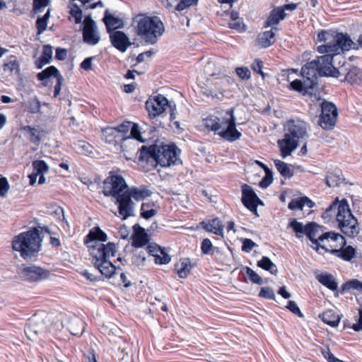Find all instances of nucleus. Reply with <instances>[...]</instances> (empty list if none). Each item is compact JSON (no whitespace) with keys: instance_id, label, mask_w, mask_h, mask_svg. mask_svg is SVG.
<instances>
[{"instance_id":"nucleus-1","label":"nucleus","mask_w":362,"mask_h":362,"mask_svg":"<svg viewBox=\"0 0 362 362\" xmlns=\"http://www.w3.org/2000/svg\"><path fill=\"white\" fill-rule=\"evenodd\" d=\"M318 40L323 41L324 45L317 47V50L324 55L306 63L301 69V78L294 79L290 83L293 90H308L314 89L317 85L318 76L339 77V66L344 57V51L350 49H362V33L358 39V43L351 40L346 34L322 31L318 34Z\"/></svg>"},{"instance_id":"nucleus-2","label":"nucleus","mask_w":362,"mask_h":362,"mask_svg":"<svg viewBox=\"0 0 362 362\" xmlns=\"http://www.w3.org/2000/svg\"><path fill=\"white\" fill-rule=\"evenodd\" d=\"M106 240L107 235L99 227H94L85 237L83 243L88 248L94 267L102 275L110 278L117 270L116 267L109 260L110 257L115 256L116 245L113 243L106 245L100 243Z\"/></svg>"},{"instance_id":"nucleus-3","label":"nucleus","mask_w":362,"mask_h":362,"mask_svg":"<svg viewBox=\"0 0 362 362\" xmlns=\"http://www.w3.org/2000/svg\"><path fill=\"white\" fill-rule=\"evenodd\" d=\"M180 150L174 144H152L142 146L139 159L148 163L155 161L161 167H170L182 163L180 158Z\"/></svg>"},{"instance_id":"nucleus-4","label":"nucleus","mask_w":362,"mask_h":362,"mask_svg":"<svg viewBox=\"0 0 362 362\" xmlns=\"http://www.w3.org/2000/svg\"><path fill=\"white\" fill-rule=\"evenodd\" d=\"M337 211L336 221L340 231L349 238H355L360 233L358 220L352 214L346 199L334 202L325 211L323 216L329 217Z\"/></svg>"},{"instance_id":"nucleus-5","label":"nucleus","mask_w":362,"mask_h":362,"mask_svg":"<svg viewBox=\"0 0 362 362\" xmlns=\"http://www.w3.org/2000/svg\"><path fill=\"white\" fill-rule=\"evenodd\" d=\"M309 124L301 119H290L284 125V137L278 141L281 156L283 158L290 156L298 147L300 141L308 137Z\"/></svg>"},{"instance_id":"nucleus-6","label":"nucleus","mask_w":362,"mask_h":362,"mask_svg":"<svg viewBox=\"0 0 362 362\" xmlns=\"http://www.w3.org/2000/svg\"><path fill=\"white\" fill-rule=\"evenodd\" d=\"M42 241L40 230L33 228L16 236L12 241V247L25 260H30L40 252Z\"/></svg>"},{"instance_id":"nucleus-7","label":"nucleus","mask_w":362,"mask_h":362,"mask_svg":"<svg viewBox=\"0 0 362 362\" xmlns=\"http://www.w3.org/2000/svg\"><path fill=\"white\" fill-rule=\"evenodd\" d=\"M135 22L137 35L151 45L155 44L165 32L164 24L158 16L139 15Z\"/></svg>"},{"instance_id":"nucleus-8","label":"nucleus","mask_w":362,"mask_h":362,"mask_svg":"<svg viewBox=\"0 0 362 362\" xmlns=\"http://www.w3.org/2000/svg\"><path fill=\"white\" fill-rule=\"evenodd\" d=\"M321 228L322 227L315 222H310L306 224L305 235L312 242V243L315 245L314 248L319 253H321L320 251V249L325 252L328 251V248H327L325 245L321 244L325 241V240H329V238L331 240L338 239V240L341 241V244L342 245H344V237L342 235L333 231H329L322 234H320V232L322 231Z\"/></svg>"},{"instance_id":"nucleus-9","label":"nucleus","mask_w":362,"mask_h":362,"mask_svg":"<svg viewBox=\"0 0 362 362\" xmlns=\"http://www.w3.org/2000/svg\"><path fill=\"white\" fill-rule=\"evenodd\" d=\"M168 107L170 109V120L172 126H174L177 131L182 129L180 122L175 120V109L172 108L166 98L162 95L151 96L146 102V109L148 112L149 117L151 119L162 115Z\"/></svg>"},{"instance_id":"nucleus-10","label":"nucleus","mask_w":362,"mask_h":362,"mask_svg":"<svg viewBox=\"0 0 362 362\" xmlns=\"http://www.w3.org/2000/svg\"><path fill=\"white\" fill-rule=\"evenodd\" d=\"M218 134L230 142L237 141L241 137L242 134L235 127L233 109L228 110L222 117V127Z\"/></svg>"},{"instance_id":"nucleus-11","label":"nucleus","mask_w":362,"mask_h":362,"mask_svg":"<svg viewBox=\"0 0 362 362\" xmlns=\"http://www.w3.org/2000/svg\"><path fill=\"white\" fill-rule=\"evenodd\" d=\"M318 124L325 130H332L336 125L338 112L336 105L324 100L321 103Z\"/></svg>"},{"instance_id":"nucleus-12","label":"nucleus","mask_w":362,"mask_h":362,"mask_svg":"<svg viewBox=\"0 0 362 362\" xmlns=\"http://www.w3.org/2000/svg\"><path fill=\"white\" fill-rule=\"evenodd\" d=\"M131 122H124L116 127H106L102 130L103 138L106 143L116 146L122 144L129 134Z\"/></svg>"},{"instance_id":"nucleus-13","label":"nucleus","mask_w":362,"mask_h":362,"mask_svg":"<svg viewBox=\"0 0 362 362\" xmlns=\"http://www.w3.org/2000/svg\"><path fill=\"white\" fill-rule=\"evenodd\" d=\"M127 189L128 185L122 175H110L103 182V193L107 197H117Z\"/></svg>"},{"instance_id":"nucleus-14","label":"nucleus","mask_w":362,"mask_h":362,"mask_svg":"<svg viewBox=\"0 0 362 362\" xmlns=\"http://www.w3.org/2000/svg\"><path fill=\"white\" fill-rule=\"evenodd\" d=\"M48 272L35 265L22 266L18 275L21 279L29 282H36L48 277Z\"/></svg>"},{"instance_id":"nucleus-15","label":"nucleus","mask_w":362,"mask_h":362,"mask_svg":"<svg viewBox=\"0 0 362 362\" xmlns=\"http://www.w3.org/2000/svg\"><path fill=\"white\" fill-rule=\"evenodd\" d=\"M83 40L92 46L97 45L100 40L95 22L90 16H86L83 21Z\"/></svg>"},{"instance_id":"nucleus-16","label":"nucleus","mask_w":362,"mask_h":362,"mask_svg":"<svg viewBox=\"0 0 362 362\" xmlns=\"http://www.w3.org/2000/svg\"><path fill=\"white\" fill-rule=\"evenodd\" d=\"M241 201L243 205L255 215L257 214L258 204L263 205L262 201L257 197L254 189L249 185H242Z\"/></svg>"},{"instance_id":"nucleus-17","label":"nucleus","mask_w":362,"mask_h":362,"mask_svg":"<svg viewBox=\"0 0 362 362\" xmlns=\"http://www.w3.org/2000/svg\"><path fill=\"white\" fill-rule=\"evenodd\" d=\"M115 204L118 206L119 214L122 217V219L124 220L133 216L134 203L127 191L115 197Z\"/></svg>"},{"instance_id":"nucleus-18","label":"nucleus","mask_w":362,"mask_h":362,"mask_svg":"<svg viewBox=\"0 0 362 362\" xmlns=\"http://www.w3.org/2000/svg\"><path fill=\"white\" fill-rule=\"evenodd\" d=\"M332 241H338L339 245H331L330 250L328 249L327 252H330L331 254L345 260V261H351L354 257L356 254V250L352 246H346V241L344 239V245L341 244V241L337 240H332Z\"/></svg>"},{"instance_id":"nucleus-19","label":"nucleus","mask_w":362,"mask_h":362,"mask_svg":"<svg viewBox=\"0 0 362 362\" xmlns=\"http://www.w3.org/2000/svg\"><path fill=\"white\" fill-rule=\"evenodd\" d=\"M137 142V141L130 138L127 134L126 139L120 144L123 155L127 160H134L136 158L138 152L141 153V148H139Z\"/></svg>"},{"instance_id":"nucleus-20","label":"nucleus","mask_w":362,"mask_h":362,"mask_svg":"<svg viewBox=\"0 0 362 362\" xmlns=\"http://www.w3.org/2000/svg\"><path fill=\"white\" fill-rule=\"evenodd\" d=\"M37 76V78L42 81L45 80L55 79L56 84L54 86V90H61L63 78L58 69L55 66H50L47 67L45 70L38 73Z\"/></svg>"},{"instance_id":"nucleus-21","label":"nucleus","mask_w":362,"mask_h":362,"mask_svg":"<svg viewBox=\"0 0 362 362\" xmlns=\"http://www.w3.org/2000/svg\"><path fill=\"white\" fill-rule=\"evenodd\" d=\"M112 45L119 51L124 52L131 45L127 35L122 31H112L110 33Z\"/></svg>"},{"instance_id":"nucleus-22","label":"nucleus","mask_w":362,"mask_h":362,"mask_svg":"<svg viewBox=\"0 0 362 362\" xmlns=\"http://www.w3.org/2000/svg\"><path fill=\"white\" fill-rule=\"evenodd\" d=\"M201 224L206 231L212 233L222 238L223 237L224 225L218 218H213L208 223L203 221Z\"/></svg>"},{"instance_id":"nucleus-23","label":"nucleus","mask_w":362,"mask_h":362,"mask_svg":"<svg viewBox=\"0 0 362 362\" xmlns=\"http://www.w3.org/2000/svg\"><path fill=\"white\" fill-rule=\"evenodd\" d=\"M316 279L322 285L332 291L339 292L338 291V284L336 281L335 277L329 273L323 272L316 275Z\"/></svg>"},{"instance_id":"nucleus-24","label":"nucleus","mask_w":362,"mask_h":362,"mask_svg":"<svg viewBox=\"0 0 362 362\" xmlns=\"http://www.w3.org/2000/svg\"><path fill=\"white\" fill-rule=\"evenodd\" d=\"M162 4L169 8L175 9L179 11L189 7L196 4L198 0H160Z\"/></svg>"},{"instance_id":"nucleus-25","label":"nucleus","mask_w":362,"mask_h":362,"mask_svg":"<svg viewBox=\"0 0 362 362\" xmlns=\"http://www.w3.org/2000/svg\"><path fill=\"white\" fill-rule=\"evenodd\" d=\"M126 191L131 196L132 198L134 199L136 201L143 200L152 194V192L149 190L148 187L145 185H141L139 187H128V189Z\"/></svg>"},{"instance_id":"nucleus-26","label":"nucleus","mask_w":362,"mask_h":362,"mask_svg":"<svg viewBox=\"0 0 362 362\" xmlns=\"http://www.w3.org/2000/svg\"><path fill=\"white\" fill-rule=\"evenodd\" d=\"M307 206L308 208H313L315 203L307 197H300L292 199L288 203V207L291 210H303V207Z\"/></svg>"},{"instance_id":"nucleus-27","label":"nucleus","mask_w":362,"mask_h":362,"mask_svg":"<svg viewBox=\"0 0 362 362\" xmlns=\"http://www.w3.org/2000/svg\"><path fill=\"white\" fill-rule=\"evenodd\" d=\"M286 14L284 12V9L279 7L274 8L271 12L265 22L266 27L276 25L279 23L284 20Z\"/></svg>"},{"instance_id":"nucleus-28","label":"nucleus","mask_w":362,"mask_h":362,"mask_svg":"<svg viewBox=\"0 0 362 362\" xmlns=\"http://www.w3.org/2000/svg\"><path fill=\"white\" fill-rule=\"evenodd\" d=\"M273 30H277L278 28H274L271 30H267L258 35V44L261 47L267 48L275 42V33Z\"/></svg>"},{"instance_id":"nucleus-29","label":"nucleus","mask_w":362,"mask_h":362,"mask_svg":"<svg viewBox=\"0 0 362 362\" xmlns=\"http://www.w3.org/2000/svg\"><path fill=\"white\" fill-rule=\"evenodd\" d=\"M52 47L49 45H44L42 55L35 62L36 66L38 69H42L46 64H49L52 59Z\"/></svg>"},{"instance_id":"nucleus-30","label":"nucleus","mask_w":362,"mask_h":362,"mask_svg":"<svg viewBox=\"0 0 362 362\" xmlns=\"http://www.w3.org/2000/svg\"><path fill=\"white\" fill-rule=\"evenodd\" d=\"M344 180L342 172L340 169L335 168L331 172H328L326 176V184L329 187L339 186Z\"/></svg>"},{"instance_id":"nucleus-31","label":"nucleus","mask_w":362,"mask_h":362,"mask_svg":"<svg viewBox=\"0 0 362 362\" xmlns=\"http://www.w3.org/2000/svg\"><path fill=\"white\" fill-rule=\"evenodd\" d=\"M148 242V237L144 228L139 227L132 236V245L135 247H141Z\"/></svg>"},{"instance_id":"nucleus-32","label":"nucleus","mask_w":362,"mask_h":362,"mask_svg":"<svg viewBox=\"0 0 362 362\" xmlns=\"http://www.w3.org/2000/svg\"><path fill=\"white\" fill-rule=\"evenodd\" d=\"M24 132L28 133V139L30 141L35 144H39L41 140V133L42 129L39 127H32L30 126H25L23 127Z\"/></svg>"},{"instance_id":"nucleus-33","label":"nucleus","mask_w":362,"mask_h":362,"mask_svg":"<svg viewBox=\"0 0 362 362\" xmlns=\"http://www.w3.org/2000/svg\"><path fill=\"white\" fill-rule=\"evenodd\" d=\"M176 267L178 276L181 279L187 278L192 269L191 261L188 258L180 259Z\"/></svg>"},{"instance_id":"nucleus-34","label":"nucleus","mask_w":362,"mask_h":362,"mask_svg":"<svg viewBox=\"0 0 362 362\" xmlns=\"http://www.w3.org/2000/svg\"><path fill=\"white\" fill-rule=\"evenodd\" d=\"M362 79V71L358 67L351 68L346 74L344 80L351 84H358Z\"/></svg>"},{"instance_id":"nucleus-35","label":"nucleus","mask_w":362,"mask_h":362,"mask_svg":"<svg viewBox=\"0 0 362 362\" xmlns=\"http://www.w3.org/2000/svg\"><path fill=\"white\" fill-rule=\"evenodd\" d=\"M257 265L273 275H276L278 273L276 265L268 257H262L260 260L257 261Z\"/></svg>"},{"instance_id":"nucleus-36","label":"nucleus","mask_w":362,"mask_h":362,"mask_svg":"<svg viewBox=\"0 0 362 362\" xmlns=\"http://www.w3.org/2000/svg\"><path fill=\"white\" fill-rule=\"evenodd\" d=\"M204 124L207 129L218 133L222 127V118L209 116L204 119Z\"/></svg>"},{"instance_id":"nucleus-37","label":"nucleus","mask_w":362,"mask_h":362,"mask_svg":"<svg viewBox=\"0 0 362 362\" xmlns=\"http://www.w3.org/2000/svg\"><path fill=\"white\" fill-rule=\"evenodd\" d=\"M274 163L276 168L284 177L289 179L293 177V172L290 165L278 159L274 160Z\"/></svg>"},{"instance_id":"nucleus-38","label":"nucleus","mask_w":362,"mask_h":362,"mask_svg":"<svg viewBox=\"0 0 362 362\" xmlns=\"http://www.w3.org/2000/svg\"><path fill=\"white\" fill-rule=\"evenodd\" d=\"M322 320L332 327H337L339 323L340 317L332 310H328L322 314Z\"/></svg>"},{"instance_id":"nucleus-39","label":"nucleus","mask_w":362,"mask_h":362,"mask_svg":"<svg viewBox=\"0 0 362 362\" xmlns=\"http://www.w3.org/2000/svg\"><path fill=\"white\" fill-rule=\"evenodd\" d=\"M351 289L362 292V282L358 279L349 280L342 284L339 290V293L341 294H344Z\"/></svg>"},{"instance_id":"nucleus-40","label":"nucleus","mask_w":362,"mask_h":362,"mask_svg":"<svg viewBox=\"0 0 362 362\" xmlns=\"http://www.w3.org/2000/svg\"><path fill=\"white\" fill-rule=\"evenodd\" d=\"M69 329L72 335L79 337L84 332V322L81 319H75L70 322Z\"/></svg>"},{"instance_id":"nucleus-41","label":"nucleus","mask_w":362,"mask_h":362,"mask_svg":"<svg viewBox=\"0 0 362 362\" xmlns=\"http://www.w3.org/2000/svg\"><path fill=\"white\" fill-rule=\"evenodd\" d=\"M4 71L10 73L18 74L20 71L19 63L15 56H10L7 62L4 64Z\"/></svg>"},{"instance_id":"nucleus-42","label":"nucleus","mask_w":362,"mask_h":362,"mask_svg":"<svg viewBox=\"0 0 362 362\" xmlns=\"http://www.w3.org/2000/svg\"><path fill=\"white\" fill-rule=\"evenodd\" d=\"M103 21L109 33H112V30L119 28L120 23V20L119 18H115L110 14L107 15V13L103 18Z\"/></svg>"},{"instance_id":"nucleus-43","label":"nucleus","mask_w":362,"mask_h":362,"mask_svg":"<svg viewBox=\"0 0 362 362\" xmlns=\"http://www.w3.org/2000/svg\"><path fill=\"white\" fill-rule=\"evenodd\" d=\"M201 250L204 255H215L219 251L218 247L213 246L211 241L208 238H205L202 240L201 244Z\"/></svg>"},{"instance_id":"nucleus-44","label":"nucleus","mask_w":362,"mask_h":362,"mask_svg":"<svg viewBox=\"0 0 362 362\" xmlns=\"http://www.w3.org/2000/svg\"><path fill=\"white\" fill-rule=\"evenodd\" d=\"M289 226L295 232L297 238H300L303 237V234H305L306 225L300 222H298L296 219L293 218L290 221Z\"/></svg>"},{"instance_id":"nucleus-45","label":"nucleus","mask_w":362,"mask_h":362,"mask_svg":"<svg viewBox=\"0 0 362 362\" xmlns=\"http://www.w3.org/2000/svg\"><path fill=\"white\" fill-rule=\"evenodd\" d=\"M130 134L128 136L132 139L136 140L139 142L144 143L145 140L142 138L140 128L137 124L131 122V127L129 129Z\"/></svg>"},{"instance_id":"nucleus-46","label":"nucleus","mask_w":362,"mask_h":362,"mask_svg":"<svg viewBox=\"0 0 362 362\" xmlns=\"http://www.w3.org/2000/svg\"><path fill=\"white\" fill-rule=\"evenodd\" d=\"M41 103L36 98L30 99L25 103L27 110L31 114H35L40 112Z\"/></svg>"},{"instance_id":"nucleus-47","label":"nucleus","mask_w":362,"mask_h":362,"mask_svg":"<svg viewBox=\"0 0 362 362\" xmlns=\"http://www.w3.org/2000/svg\"><path fill=\"white\" fill-rule=\"evenodd\" d=\"M33 172L37 174H45L48 171V165L45 160H37L33 162Z\"/></svg>"},{"instance_id":"nucleus-48","label":"nucleus","mask_w":362,"mask_h":362,"mask_svg":"<svg viewBox=\"0 0 362 362\" xmlns=\"http://www.w3.org/2000/svg\"><path fill=\"white\" fill-rule=\"evenodd\" d=\"M150 204L147 203H143L141 206V216L145 219H149L157 213V211L154 209H149Z\"/></svg>"},{"instance_id":"nucleus-49","label":"nucleus","mask_w":362,"mask_h":362,"mask_svg":"<svg viewBox=\"0 0 362 362\" xmlns=\"http://www.w3.org/2000/svg\"><path fill=\"white\" fill-rule=\"evenodd\" d=\"M245 271H246V274H247L250 281L252 283L256 284L258 285L263 284L264 282H263L262 279L260 277V276L257 272H255L251 268L247 267H245Z\"/></svg>"},{"instance_id":"nucleus-50","label":"nucleus","mask_w":362,"mask_h":362,"mask_svg":"<svg viewBox=\"0 0 362 362\" xmlns=\"http://www.w3.org/2000/svg\"><path fill=\"white\" fill-rule=\"evenodd\" d=\"M49 18V10L48 9L46 13L42 17L37 18L36 21V25L39 33L44 32L47 25V20Z\"/></svg>"},{"instance_id":"nucleus-51","label":"nucleus","mask_w":362,"mask_h":362,"mask_svg":"<svg viewBox=\"0 0 362 362\" xmlns=\"http://www.w3.org/2000/svg\"><path fill=\"white\" fill-rule=\"evenodd\" d=\"M170 256L163 250L154 257V262L158 264H165L170 262Z\"/></svg>"},{"instance_id":"nucleus-52","label":"nucleus","mask_w":362,"mask_h":362,"mask_svg":"<svg viewBox=\"0 0 362 362\" xmlns=\"http://www.w3.org/2000/svg\"><path fill=\"white\" fill-rule=\"evenodd\" d=\"M70 14L75 19V23L79 24L82 22L83 13L81 9L77 6L74 5L71 8Z\"/></svg>"},{"instance_id":"nucleus-53","label":"nucleus","mask_w":362,"mask_h":362,"mask_svg":"<svg viewBox=\"0 0 362 362\" xmlns=\"http://www.w3.org/2000/svg\"><path fill=\"white\" fill-rule=\"evenodd\" d=\"M259 296L261 298L274 300L275 299V293L274 290L268 286L262 287L259 293Z\"/></svg>"},{"instance_id":"nucleus-54","label":"nucleus","mask_w":362,"mask_h":362,"mask_svg":"<svg viewBox=\"0 0 362 362\" xmlns=\"http://www.w3.org/2000/svg\"><path fill=\"white\" fill-rule=\"evenodd\" d=\"M273 181L272 172L269 171L265 173V176L262 179L259 183V186L262 188H267L269 187Z\"/></svg>"},{"instance_id":"nucleus-55","label":"nucleus","mask_w":362,"mask_h":362,"mask_svg":"<svg viewBox=\"0 0 362 362\" xmlns=\"http://www.w3.org/2000/svg\"><path fill=\"white\" fill-rule=\"evenodd\" d=\"M49 4V0H33V11L35 13L40 12Z\"/></svg>"},{"instance_id":"nucleus-56","label":"nucleus","mask_w":362,"mask_h":362,"mask_svg":"<svg viewBox=\"0 0 362 362\" xmlns=\"http://www.w3.org/2000/svg\"><path fill=\"white\" fill-rule=\"evenodd\" d=\"M257 244L251 239L245 238L243 240L242 250L245 252H250L254 247H257Z\"/></svg>"},{"instance_id":"nucleus-57","label":"nucleus","mask_w":362,"mask_h":362,"mask_svg":"<svg viewBox=\"0 0 362 362\" xmlns=\"http://www.w3.org/2000/svg\"><path fill=\"white\" fill-rule=\"evenodd\" d=\"M237 75L243 80L248 79L250 77V71L247 67H238L235 69Z\"/></svg>"},{"instance_id":"nucleus-58","label":"nucleus","mask_w":362,"mask_h":362,"mask_svg":"<svg viewBox=\"0 0 362 362\" xmlns=\"http://www.w3.org/2000/svg\"><path fill=\"white\" fill-rule=\"evenodd\" d=\"M28 328L30 331L33 332L35 334H39L44 332L45 326L43 324H41L35 327L34 324V320L32 319L30 320L29 326Z\"/></svg>"},{"instance_id":"nucleus-59","label":"nucleus","mask_w":362,"mask_h":362,"mask_svg":"<svg viewBox=\"0 0 362 362\" xmlns=\"http://www.w3.org/2000/svg\"><path fill=\"white\" fill-rule=\"evenodd\" d=\"M286 308L293 314L297 315L299 317L303 316L300 308H298V306L294 301L289 300L288 302V305H287Z\"/></svg>"},{"instance_id":"nucleus-60","label":"nucleus","mask_w":362,"mask_h":362,"mask_svg":"<svg viewBox=\"0 0 362 362\" xmlns=\"http://www.w3.org/2000/svg\"><path fill=\"white\" fill-rule=\"evenodd\" d=\"M9 189V185L6 177L0 178V196H5Z\"/></svg>"},{"instance_id":"nucleus-61","label":"nucleus","mask_w":362,"mask_h":362,"mask_svg":"<svg viewBox=\"0 0 362 362\" xmlns=\"http://www.w3.org/2000/svg\"><path fill=\"white\" fill-rule=\"evenodd\" d=\"M147 250L149 255H151L153 257H156V255H158V254L163 251L164 249H162L157 245H148L147 246Z\"/></svg>"},{"instance_id":"nucleus-62","label":"nucleus","mask_w":362,"mask_h":362,"mask_svg":"<svg viewBox=\"0 0 362 362\" xmlns=\"http://www.w3.org/2000/svg\"><path fill=\"white\" fill-rule=\"evenodd\" d=\"M77 146L78 150L81 151L84 153H89L92 152V146L89 144L86 143L85 141H79Z\"/></svg>"},{"instance_id":"nucleus-63","label":"nucleus","mask_w":362,"mask_h":362,"mask_svg":"<svg viewBox=\"0 0 362 362\" xmlns=\"http://www.w3.org/2000/svg\"><path fill=\"white\" fill-rule=\"evenodd\" d=\"M67 57V50L64 48L57 47L56 49L55 58L57 60H64Z\"/></svg>"},{"instance_id":"nucleus-64","label":"nucleus","mask_w":362,"mask_h":362,"mask_svg":"<svg viewBox=\"0 0 362 362\" xmlns=\"http://www.w3.org/2000/svg\"><path fill=\"white\" fill-rule=\"evenodd\" d=\"M358 314L359 317L357 322L351 326V328L356 332L362 330V308L358 309Z\"/></svg>"}]
</instances>
